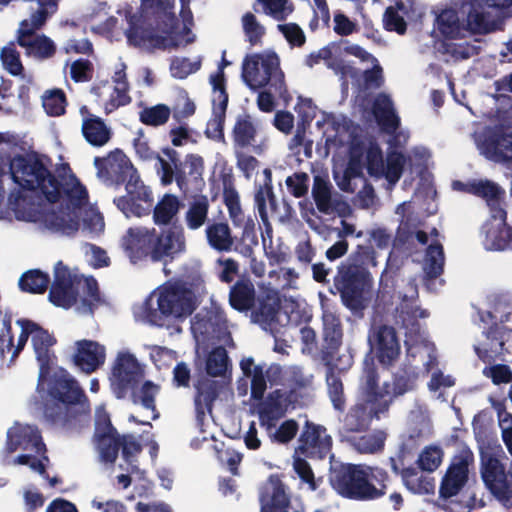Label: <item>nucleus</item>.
<instances>
[{
  "label": "nucleus",
  "mask_w": 512,
  "mask_h": 512,
  "mask_svg": "<svg viewBox=\"0 0 512 512\" xmlns=\"http://www.w3.org/2000/svg\"><path fill=\"white\" fill-rule=\"evenodd\" d=\"M370 343L380 362L385 365L392 363L399 355L400 345L392 327L376 328L370 336Z\"/></svg>",
  "instance_id": "27"
},
{
  "label": "nucleus",
  "mask_w": 512,
  "mask_h": 512,
  "mask_svg": "<svg viewBox=\"0 0 512 512\" xmlns=\"http://www.w3.org/2000/svg\"><path fill=\"white\" fill-rule=\"evenodd\" d=\"M1 60L4 68L13 75H20L23 66L20 62L19 53L16 51L14 44L3 47L1 51Z\"/></svg>",
  "instance_id": "63"
},
{
  "label": "nucleus",
  "mask_w": 512,
  "mask_h": 512,
  "mask_svg": "<svg viewBox=\"0 0 512 512\" xmlns=\"http://www.w3.org/2000/svg\"><path fill=\"white\" fill-rule=\"evenodd\" d=\"M407 390L406 384L389 381L379 384L373 363L365 361L358 401L345 417L347 430L358 431L366 427L373 417H379L388 409L393 397L402 395Z\"/></svg>",
  "instance_id": "4"
},
{
  "label": "nucleus",
  "mask_w": 512,
  "mask_h": 512,
  "mask_svg": "<svg viewBox=\"0 0 512 512\" xmlns=\"http://www.w3.org/2000/svg\"><path fill=\"white\" fill-rule=\"evenodd\" d=\"M155 242V229L146 227L129 228L123 235L121 246L133 263L151 257Z\"/></svg>",
  "instance_id": "20"
},
{
  "label": "nucleus",
  "mask_w": 512,
  "mask_h": 512,
  "mask_svg": "<svg viewBox=\"0 0 512 512\" xmlns=\"http://www.w3.org/2000/svg\"><path fill=\"white\" fill-rule=\"evenodd\" d=\"M483 375L490 378L496 385L512 383V370L504 364L485 367Z\"/></svg>",
  "instance_id": "64"
},
{
  "label": "nucleus",
  "mask_w": 512,
  "mask_h": 512,
  "mask_svg": "<svg viewBox=\"0 0 512 512\" xmlns=\"http://www.w3.org/2000/svg\"><path fill=\"white\" fill-rule=\"evenodd\" d=\"M262 426L266 429L269 438L277 443L291 441L298 431V425L294 420H286L278 428L275 427V424Z\"/></svg>",
  "instance_id": "52"
},
{
  "label": "nucleus",
  "mask_w": 512,
  "mask_h": 512,
  "mask_svg": "<svg viewBox=\"0 0 512 512\" xmlns=\"http://www.w3.org/2000/svg\"><path fill=\"white\" fill-rule=\"evenodd\" d=\"M373 114L383 129L390 132L397 128L399 120L393 111L392 103L388 96H377L374 102Z\"/></svg>",
  "instance_id": "43"
},
{
  "label": "nucleus",
  "mask_w": 512,
  "mask_h": 512,
  "mask_svg": "<svg viewBox=\"0 0 512 512\" xmlns=\"http://www.w3.org/2000/svg\"><path fill=\"white\" fill-rule=\"evenodd\" d=\"M512 0H464V13L468 25L479 32H492L499 28L501 20L497 8L507 7Z\"/></svg>",
  "instance_id": "17"
},
{
  "label": "nucleus",
  "mask_w": 512,
  "mask_h": 512,
  "mask_svg": "<svg viewBox=\"0 0 512 512\" xmlns=\"http://www.w3.org/2000/svg\"><path fill=\"white\" fill-rule=\"evenodd\" d=\"M181 207L180 200L172 194H165L155 205L153 220L157 225H167L178 214Z\"/></svg>",
  "instance_id": "41"
},
{
  "label": "nucleus",
  "mask_w": 512,
  "mask_h": 512,
  "mask_svg": "<svg viewBox=\"0 0 512 512\" xmlns=\"http://www.w3.org/2000/svg\"><path fill=\"white\" fill-rule=\"evenodd\" d=\"M337 54H339V49L329 45L320 49L317 53L310 54L306 59V64L312 67L319 63L320 60H324L326 65L330 69L334 70L336 74L345 76L349 73V71L346 70L344 66H342V62L336 59Z\"/></svg>",
  "instance_id": "47"
},
{
  "label": "nucleus",
  "mask_w": 512,
  "mask_h": 512,
  "mask_svg": "<svg viewBox=\"0 0 512 512\" xmlns=\"http://www.w3.org/2000/svg\"><path fill=\"white\" fill-rule=\"evenodd\" d=\"M332 439L321 426L307 424L300 437L299 450L309 456L322 458L329 453Z\"/></svg>",
  "instance_id": "28"
},
{
  "label": "nucleus",
  "mask_w": 512,
  "mask_h": 512,
  "mask_svg": "<svg viewBox=\"0 0 512 512\" xmlns=\"http://www.w3.org/2000/svg\"><path fill=\"white\" fill-rule=\"evenodd\" d=\"M171 114V110L164 104H158L143 109L140 112V120L142 123L150 126H160L165 124Z\"/></svg>",
  "instance_id": "56"
},
{
  "label": "nucleus",
  "mask_w": 512,
  "mask_h": 512,
  "mask_svg": "<svg viewBox=\"0 0 512 512\" xmlns=\"http://www.w3.org/2000/svg\"><path fill=\"white\" fill-rule=\"evenodd\" d=\"M216 398L215 383L209 382L198 387L195 403L198 413L210 412L213 400Z\"/></svg>",
  "instance_id": "62"
},
{
  "label": "nucleus",
  "mask_w": 512,
  "mask_h": 512,
  "mask_svg": "<svg viewBox=\"0 0 512 512\" xmlns=\"http://www.w3.org/2000/svg\"><path fill=\"white\" fill-rule=\"evenodd\" d=\"M206 238L210 247L217 251H230L234 239L227 223H213L205 229Z\"/></svg>",
  "instance_id": "38"
},
{
  "label": "nucleus",
  "mask_w": 512,
  "mask_h": 512,
  "mask_svg": "<svg viewBox=\"0 0 512 512\" xmlns=\"http://www.w3.org/2000/svg\"><path fill=\"white\" fill-rule=\"evenodd\" d=\"M199 68L200 60H190L188 58H174L170 64L171 75L178 79L186 78L198 71Z\"/></svg>",
  "instance_id": "61"
},
{
  "label": "nucleus",
  "mask_w": 512,
  "mask_h": 512,
  "mask_svg": "<svg viewBox=\"0 0 512 512\" xmlns=\"http://www.w3.org/2000/svg\"><path fill=\"white\" fill-rule=\"evenodd\" d=\"M512 342V331L504 327H497L482 336L474 349L483 362L494 361L497 357L508 350L507 344Z\"/></svg>",
  "instance_id": "22"
},
{
  "label": "nucleus",
  "mask_w": 512,
  "mask_h": 512,
  "mask_svg": "<svg viewBox=\"0 0 512 512\" xmlns=\"http://www.w3.org/2000/svg\"><path fill=\"white\" fill-rule=\"evenodd\" d=\"M223 200L233 223L235 225H240L243 222V214L237 191L232 187H225Z\"/></svg>",
  "instance_id": "59"
},
{
  "label": "nucleus",
  "mask_w": 512,
  "mask_h": 512,
  "mask_svg": "<svg viewBox=\"0 0 512 512\" xmlns=\"http://www.w3.org/2000/svg\"><path fill=\"white\" fill-rule=\"evenodd\" d=\"M17 328L12 330L10 318L3 319L0 332V354L4 362H14L23 350L28 337L40 366L37 397L35 405L43 408L44 416L54 423L62 422L70 411L71 405L82 396L81 390L71 375L62 368L55 366L53 347L55 337L37 323L28 319H19Z\"/></svg>",
  "instance_id": "1"
},
{
  "label": "nucleus",
  "mask_w": 512,
  "mask_h": 512,
  "mask_svg": "<svg viewBox=\"0 0 512 512\" xmlns=\"http://www.w3.org/2000/svg\"><path fill=\"white\" fill-rule=\"evenodd\" d=\"M436 31L447 41L464 38L469 32L480 33L469 27L468 14L464 13V3L460 12L445 10L437 18Z\"/></svg>",
  "instance_id": "23"
},
{
  "label": "nucleus",
  "mask_w": 512,
  "mask_h": 512,
  "mask_svg": "<svg viewBox=\"0 0 512 512\" xmlns=\"http://www.w3.org/2000/svg\"><path fill=\"white\" fill-rule=\"evenodd\" d=\"M82 117L81 131L85 140L92 146L101 147L111 138V129L98 116L91 114L86 106L80 108Z\"/></svg>",
  "instance_id": "30"
},
{
  "label": "nucleus",
  "mask_w": 512,
  "mask_h": 512,
  "mask_svg": "<svg viewBox=\"0 0 512 512\" xmlns=\"http://www.w3.org/2000/svg\"><path fill=\"white\" fill-rule=\"evenodd\" d=\"M42 105L50 116H60L65 112L66 99L63 91L49 90L42 96Z\"/></svg>",
  "instance_id": "55"
},
{
  "label": "nucleus",
  "mask_w": 512,
  "mask_h": 512,
  "mask_svg": "<svg viewBox=\"0 0 512 512\" xmlns=\"http://www.w3.org/2000/svg\"><path fill=\"white\" fill-rule=\"evenodd\" d=\"M290 403L286 393H271L259 410L261 425L275 424L287 412Z\"/></svg>",
  "instance_id": "32"
},
{
  "label": "nucleus",
  "mask_w": 512,
  "mask_h": 512,
  "mask_svg": "<svg viewBox=\"0 0 512 512\" xmlns=\"http://www.w3.org/2000/svg\"><path fill=\"white\" fill-rule=\"evenodd\" d=\"M264 5V12L278 21L285 20L294 10L290 0H258Z\"/></svg>",
  "instance_id": "58"
},
{
  "label": "nucleus",
  "mask_w": 512,
  "mask_h": 512,
  "mask_svg": "<svg viewBox=\"0 0 512 512\" xmlns=\"http://www.w3.org/2000/svg\"><path fill=\"white\" fill-rule=\"evenodd\" d=\"M317 126L323 129L326 146L329 149L336 147L338 144H343L348 139L344 119L341 121L335 115L323 113L322 119L317 121Z\"/></svg>",
  "instance_id": "34"
},
{
  "label": "nucleus",
  "mask_w": 512,
  "mask_h": 512,
  "mask_svg": "<svg viewBox=\"0 0 512 512\" xmlns=\"http://www.w3.org/2000/svg\"><path fill=\"white\" fill-rule=\"evenodd\" d=\"M93 31L101 34L113 33L117 26V18L111 16L105 3L97 2L87 8L85 14Z\"/></svg>",
  "instance_id": "33"
},
{
  "label": "nucleus",
  "mask_w": 512,
  "mask_h": 512,
  "mask_svg": "<svg viewBox=\"0 0 512 512\" xmlns=\"http://www.w3.org/2000/svg\"><path fill=\"white\" fill-rule=\"evenodd\" d=\"M186 250L185 233L182 228L171 227L157 236L151 250V259L158 261L163 257H175Z\"/></svg>",
  "instance_id": "26"
},
{
  "label": "nucleus",
  "mask_w": 512,
  "mask_h": 512,
  "mask_svg": "<svg viewBox=\"0 0 512 512\" xmlns=\"http://www.w3.org/2000/svg\"><path fill=\"white\" fill-rule=\"evenodd\" d=\"M240 367L245 376L251 378V391L254 398H261L266 390V380L262 367L256 365L252 358H244Z\"/></svg>",
  "instance_id": "46"
},
{
  "label": "nucleus",
  "mask_w": 512,
  "mask_h": 512,
  "mask_svg": "<svg viewBox=\"0 0 512 512\" xmlns=\"http://www.w3.org/2000/svg\"><path fill=\"white\" fill-rule=\"evenodd\" d=\"M211 84L213 86V117L207 125V134L212 137H218L222 133L225 112L228 103V96L224 89V74L219 71L216 75L211 76Z\"/></svg>",
  "instance_id": "24"
},
{
  "label": "nucleus",
  "mask_w": 512,
  "mask_h": 512,
  "mask_svg": "<svg viewBox=\"0 0 512 512\" xmlns=\"http://www.w3.org/2000/svg\"><path fill=\"white\" fill-rule=\"evenodd\" d=\"M106 360V348L93 340H79L75 343V364L85 373H92Z\"/></svg>",
  "instance_id": "25"
},
{
  "label": "nucleus",
  "mask_w": 512,
  "mask_h": 512,
  "mask_svg": "<svg viewBox=\"0 0 512 512\" xmlns=\"http://www.w3.org/2000/svg\"><path fill=\"white\" fill-rule=\"evenodd\" d=\"M126 195L114 199L117 208L127 217H142L150 213L153 204L151 189L132 173L125 185Z\"/></svg>",
  "instance_id": "14"
},
{
  "label": "nucleus",
  "mask_w": 512,
  "mask_h": 512,
  "mask_svg": "<svg viewBox=\"0 0 512 512\" xmlns=\"http://www.w3.org/2000/svg\"><path fill=\"white\" fill-rule=\"evenodd\" d=\"M481 477L486 487L497 498L502 499L508 496L510 484L507 479L505 466L500 459L489 452L481 453Z\"/></svg>",
  "instance_id": "19"
},
{
  "label": "nucleus",
  "mask_w": 512,
  "mask_h": 512,
  "mask_svg": "<svg viewBox=\"0 0 512 512\" xmlns=\"http://www.w3.org/2000/svg\"><path fill=\"white\" fill-rule=\"evenodd\" d=\"M200 284L199 280L189 286L182 281L163 284L143 303L134 307L136 319L161 326L164 317L181 318L190 315L194 309L195 291Z\"/></svg>",
  "instance_id": "5"
},
{
  "label": "nucleus",
  "mask_w": 512,
  "mask_h": 512,
  "mask_svg": "<svg viewBox=\"0 0 512 512\" xmlns=\"http://www.w3.org/2000/svg\"><path fill=\"white\" fill-rule=\"evenodd\" d=\"M396 214L402 217L399 231L403 233H408V241L413 243L416 240L421 245L428 244V236L425 232L421 230H417L415 232H410L409 227L412 222L411 214H412V205L409 202H404L400 204L396 208Z\"/></svg>",
  "instance_id": "49"
},
{
  "label": "nucleus",
  "mask_w": 512,
  "mask_h": 512,
  "mask_svg": "<svg viewBox=\"0 0 512 512\" xmlns=\"http://www.w3.org/2000/svg\"><path fill=\"white\" fill-rule=\"evenodd\" d=\"M144 377V365L128 350L119 351L112 362L110 386L117 398H123Z\"/></svg>",
  "instance_id": "13"
},
{
  "label": "nucleus",
  "mask_w": 512,
  "mask_h": 512,
  "mask_svg": "<svg viewBox=\"0 0 512 512\" xmlns=\"http://www.w3.org/2000/svg\"><path fill=\"white\" fill-rule=\"evenodd\" d=\"M452 187L456 191L471 193L481 196L488 202L492 198H497L504 195V191L493 182L487 180L471 181L463 183L454 181Z\"/></svg>",
  "instance_id": "39"
},
{
  "label": "nucleus",
  "mask_w": 512,
  "mask_h": 512,
  "mask_svg": "<svg viewBox=\"0 0 512 512\" xmlns=\"http://www.w3.org/2000/svg\"><path fill=\"white\" fill-rule=\"evenodd\" d=\"M49 300L64 309L74 308L79 314L91 313L103 303L96 280L79 275L62 262L55 265Z\"/></svg>",
  "instance_id": "6"
},
{
  "label": "nucleus",
  "mask_w": 512,
  "mask_h": 512,
  "mask_svg": "<svg viewBox=\"0 0 512 512\" xmlns=\"http://www.w3.org/2000/svg\"><path fill=\"white\" fill-rule=\"evenodd\" d=\"M242 77L254 90L264 87L270 80L282 87L284 74L280 69L279 56L272 50L247 55L242 64Z\"/></svg>",
  "instance_id": "12"
},
{
  "label": "nucleus",
  "mask_w": 512,
  "mask_h": 512,
  "mask_svg": "<svg viewBox=\"0 0 512 512\" xmlns=\"http://www.w3.org/2000/svg\"><path fill=\"white\" fill-rule=\"evenodd\" d=\"M228 367V358L224 348L214 349L208 356L206 369L208 374L212 376L222 375Z\"/></svg>",
  "instance_id": "60"
},
{
  "label": "nucleus",
  "mask_w": 512,
  "mask_h": 512,
  "mask_svg": "<svg viewBox=\"0 0 512 512\" xmlns=\"http://www.w3.org/2000/svg\"><path fill=\"white\" fill-rule=\"evenodd\" d=\"M261 512H277L289 504V496L277 477H270L262 486L260 494Z\"/></svg>",
  "instance_id": "31"
},
{
  "label": "nucleus",
  "mask_w": 512,
  "mask_h": 512,
  "mask_svg": "<svg viewBox=\"0 0 512 512\" xmlns=\"http://www.w3.org/2000/svg\"><path fill=\"white\" fill-rule=\"evenodd\" d=\"M474 467V455L467 448H461L452 458L445 475L442 478L439 493L443 498H450L459 493L468 481Z\"/></svg>",
  "instance_id": "18"
},
{
  "label": "nucleus",
  "mask_w": 512,
  "mask_h": 512,
  "mask_svg": "<svg viewBox=\"0 0 512 512\" xmlns=\"http://www.w3.org/2000/svg\"><path fill=\"white\" fill-rule=\"evenodd\" d=\"M312 196L317 209L324 214L332 213L339 206V201L333 197L331 183L323 176L314 177Z\"/></svg>",
  "instance_id": "35"
},
{
  "label": "nucleus",
  "mask_w": 512,
  "mask_h": 512,
  "mask_svg": "<svg viewBox=\"0 0 512 512\" xmlns=\"http://www.w3.org/2000/svg\"><path fill=\"white\" fill-rule=\"evenodd\" d=\"M444 457L443 449L437 445H429L420 452L417 464L420 469L433 472L441 465Z\"/></svg>",
  "instance_id": "50"
},
{
  "label": "nucleus",
  "mask_w": 512,
  "mask_h": 512,
  "mask_svg": "<svg viewBox=\"0 0 512 512\" xmlns=\"http://www.w3.org/2000/svg\"><path fill=\"white\" fill-rule=\"evenodd\" d=\"M347 440L358 452L373 454L383 449L386 434L384 431L377 430L364 435L347 436Z\"/></svg>",
  "instance_id": "40"
},
{
  "label": "nucleus",
  "mask_w": 512,
  "mask_h": 512,
  "mask_svg": "<svg viewBox=\"0 0 512 512\" xmlns=\"http://www.w3.org/2000/svg\"><path fill=\"white\" fill-rule=\"evenodd\" d=\"M330 46L337 47L339 49V54H337L336 59L338 61L342 62V66H344L346 68V70L349 71V73L347 75L342 76L343 78H349V77L355 78L357 75V73L353 69V67L346 62L345 56H347V55L354 56V57L358 58L361 62H364V63H374L375 62V58L370 53L365 51L362 47H360L359 45L345 43V44H337V45L333 44Z\"/></svg>",
  "instance_id": "44"
},
{
  "label": "nucleus",
  "mask_w": 512,
  "mask_h": 512,
  "mask_svg": "<svg viewBox=\"0 0 512 512\" xmlns=\"http://www.w3.org/2000/svg\"><path fill=\"white\" fill-rule=\"evenodd\" d=\"M503 196L489 200L490 216L482 227L483 244L488 250H504L512 246V230L506 227V213L501 207Z\"/></svg>",
  "instance_id": "15"
},
{
  "label": "nucleus",
  "mask_w": 512,
  "mask_h": 512,
  "mask_svg": "<svg viewBox=\"0 0 512 512\" xmlns=\"http://www.w3.org/2000/svg\"><path fill=\"white\" fill-rule=\"evenodd\" d=\"M125 70L126 65L119 62L115 67L113 82L99 84L92 90L96 101L104 109L106 114L112 113L131 101L128 94L129 86L126 80Z\"/></svg>",
  "instance_id": "16"
},
{
  "label": "nucleus",
  "mask_w": 512,
  "mask_h": 512,
  "mask_svg": "<svg viewBox=\"0 0 512 512\" xmlns=\"http://www.w3.org/2000/svg\"><path fill=\"white\" fill-rule=\"evenodd\" d=\"M48 282L49 278L46 274L39 270H32L21 277L19 285L24 291L43 293L47 288Z\"/></svg>",
  "instance_id": "54"
},
{
  "label": "nucleus",
  "mask_w": 512,
  "mask_h": 512,
  "mask_svg": "<svg viewBox=\"0 0 512 512\" xmlns=\"http://www.w3.org/2000/svg\"><path fill=\"white\" fill-rule=\"evenodd\" d=\"M15 183L31 192L43 194L46 200H53L61 189L44 163L35 156L15 157L10 165Z\"/></svg>",
  "instance_id": "10"
},
{
  "label": "nucleus",
  "mask_w": 512,
  "mask_h": 512,
  "mask_svg": "<svg viewBox=\"0 0 512 512\" xmlns=\"http://www.w3.org/2000/svg\"><path fill=\"white\" fill-rule=\"evenodd\" d=\"M95 165L105 168L108 174L115 176L123 175L130 178L132 173H137L126 155L119 150L110 153L106 158H96Z\"/></svg>",
  "instance_id": "37"
},
{
  "label": "nucleus",
  "mask_w": 512,
  "mask_h": 512,
  "mask_svg": "<svg viewBox=\"0 0 512 512\" xmlns=\"http://www.w3.org/2000/svg\"><path fill=\"white\" fill-rule=\"evenodd\" d=\"M159 391L158 385L151 381L145 382L138 390L134 391V401L141 403L142 406L151 412V419H156L154 398Z\"/></svg>",
  "instance_id": "53"
},
{
  "label": "nucleus",
  "mask_w": 512,
  "mask_h": 512,
  "mask_svg": "<svg viewBox=\"0 0 512 512\" xmlns=\"http://www.w3.org/2000/svg\"><path fill=\"white\" fill-rule=\"evenodd\" d=\"M96 439L101 460L112 463L116 459L119 442L102 406L96 410Z\"/></svg>",
  "instance_id": "21"
},
{
  "label": "nucleus",
  "mask_w": 512,
  "mask_h": 512,
  "mask_svg": "<svg viewBox=\"0 0 512 512\" xmlns=\"http://www.w3.org/2000/svg\"><path fill=\"white\" fill-rule=\"evenodd\" d=\"M29 16L19 28V45L26 49L28 55L37 58H47L54 54L55 45L45 35L33 36V32L44 25L47 18L57 9V0H27Z\"/></svg>",
  "instance_id": "9"
},
{
  "label": "nucleus",
  "mask_w": 512,
  "mask_h": 512,
  "mask_svg": "<svg viewBox=\"0 0 512 512\" xmlns=\"http://www.w3.org/2000/svg\"><path fill=\"white\" fill-rule=\"evenodd\" d=\"M164 13L166 21L161 31L156 33L142 27H131L126 33L129 44L152 50L185 47L195 41L196 36L190 29L193 23L190 9L180 10L181 22L169 12L164 11Z\"/></svg>",
  "instance_id": "7"
},
{
  "label": "nucleus",
  "mask_w": 512,
  "mask_h": 512,
  "mask_svg": "<svg viewBox=\"0 0 512 512\" xmlns=\"http://www.w3.org/2000/svg\"><path fill=\"white\" fill-rule=\"evenodd\" d=\"M432 236L433 238L431 239L426 250L423 268L428 276L436 277L442 271L444 255L442 246L437 242V232L435 229L432 230Z\"/></svg>",
  "instance_id": "45"
},
{
  "label": "nucleus",
  "mask_w": 512,
  "mask_h": 512,
  "mask_svg": "<svg viewBox=\"0 0 512 512\" xmlns=\"http://www.w3.org/2000/svg\"><path fill=\"white\" fill-rule=\"evenodd\" d=\"M209 203L206 197L195 199L189 206L185 221L189 229L196 230L206 221L208 215Z\"/></svg>",
  "instance_id": "48"
},
{
  "label": "nucleus",
  "mask_w": 512,
  "mask_h": 512,
  "mask_svg": "<svg viewBox=\"0 0 512 512\" xmlns=\"http://www.w3.org/2000/svg\"><path fill=\"white\" fill-rule=\"evenodd\" d=\"M63 171L57 196L44 204H35L26 192L11 194L9 205L15 217L60 235H73L81 224L88 234H101L105 227L103 216L89 202L86 189L70 170L64 167Z\"/></svg>",
  "instance_id": "2"
},
{
  "label": "nucleus",
  "mask_w": 512,
  "mask_h": 512,
  "mask_svg": "<svg viewBox=\"0 0 512 512\" xmlns=\"http://www.w3.org/2000/svg\"><path fill=\"white\" fill-rule=\"evenodd\" d=\"M387 473L377 467L351 465L337 471L331 478L333 488L354 499H376L386 493Z\"/></svg>",
  "instance_id": "8"
},
{
  "label": "nucleus",
  "mask_w": 512,
  "mask_h": 512,
  "mask_svg": "<svg viewBox=\"0 0 512 512\" xmlns=\"http://www.w3.org/2000/svg\"><path fill=\"white\" fill-rule=\"evenodd\" d=\"M413 5L409 1L400 0L395 7H388L384 14V26L387 30L403 34L406 31L405 18H410Z\"/></svg>",
  "instance_id": "36"
},
{
  "label": "nucleus",
  "mask_w": 512,
  "mask_h": 512,
  "mask_svg": "<svg viewBox=\"0 0 512 512\" xmlns=\"http://www.w3.org/2000/svg\"><path fill=\"white\" fill-rule=\"evenodd\" d=\"M478 148L485 157L496 162L512 163V135L490 133L477 138Z\"/></svg>",
  "instance_id": "29"
},
{
  "label": "nucleus",
  "mask_w": 512,
  "mask_h": 512,
  "mask_svg": "<svg viewBox=\"0 0 512 512\" xmlns=\"http://www.w3.org/2000/svg\"><path fill=\"white\" fill-rule=\"evenodd\" d=\"M242 29L246 39L251 45H258L265 35V27L258 21L256 16L251 12H247L241 19Z\"/></svg>",
  "instance_id": "51"
},
{
  "label": "nucleus",
  "mask_w": 512,
  "mask_h": 512,
  "mask_svg": "<svg viewBox=\"0 0 512 512\" xmlns=\"http://www.w3.org/2000/svg\"><path fill=\"white\" fill-rule=\"evenodd\" d=\"M428 158L429 152L427 149L416 148L409 153L407 158L397 151H390L386 162H384L380 147L369 141L361 149L354 147L347 163L340 157H335L333 160V177L342 191L353 192L356 188L353 180L359 178L363 184L365 183L362 178V170L366 167L371 176L376 178L385 177L389 184L393 186L400 179L407 161L411 165L420 166Z\"/></svg>",
  "instance_id": "3"
},
{
  "label": "nucleus",
  "mask_w": 512,
  "mask_h": 512,
  "mask_svg": "<svg viewBox=\"0 0 512 512\" xmlns=\"http://www.w3.org/2000/svg\"><path fill=\"white\" fill-rule=\"evenodd\" d=\"M6 448L11 453L17 450L26 452L13 458L9 464L28 465L33 471L38 473L44 472L43 460H46V458L38 459L36 454H42L45 451V446L36 428L30 425L15 423L7 432Z\"/></svg>",
  "instance_id": "11"
},
{
  "label": "nucleus",
  "mask_w": 512,
  "mask_h": 512,
  "mask_svg": "<svg viewBox=\"0 0 512 512\" xmlns=\"http://www.w3.org/2000/svg\"><path fill=\"white\" fill-rule=\"evenodd\" d=\"M254 301V287L252 283L241 281L232 287L229 302L234 309L240 312L247 311L253 307Z\"/></svg>",
  "instance_id": "42"
},
{
  "label": "nucleus",
  "mask_w": 512,
  "mask_h": 512,
  "mask_svg": "<svg viewBox=\"0 0 512 512\" xmlns=\"http://www.w3.org/2000/svg\"><path fill=\"white\" fill-rule=\"evenodd\" d=\"M235 141L242 146L248 145L255 137L256 128L247 115L239 116L234 126Z\"/></svg>",
  "instance_id": "57"
}]
</instances>
